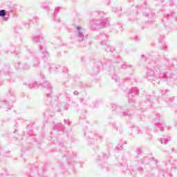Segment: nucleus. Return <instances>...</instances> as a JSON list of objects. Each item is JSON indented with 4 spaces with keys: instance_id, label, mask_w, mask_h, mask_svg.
<instances>
[{
    "instance_id": "nucleus-19",
    "label": "nucleus",
    "mask_w": 177,
    "mask_h": 177,
    "mask_svg": "<svg viewBox=\"0 0 177 177\" xmlns=\"http://www.w3.org/2000/svg\"><path fill=\"white\" fill-rule=\"evenodd\" d=\"M122 145H124V142L120 141V142L116 147V150H122Z\"/></svg>"
},
{
    "instance_id": "nucleus-18",
    "label": "nucleus",
    "mask_w": 177,
    "mask_h": 177,
    "mask_svg": "<svg viewBox=\"0 0 177 177\" xmlns=\"http://www.w3.org/2000/svg\"><path fill=\"white\" fill-rule=\"evenodd\" d=\"M0 17H8V15H6V10H0Z\"/></svg>"
},
{
    "instance_id": "nucleus-22",
    "label": "nucleus",
    "mask_w": 177,
    "mask_h": 177,
    "mask_svg": "<svg viewBox=\"0 0 177 177\" xmlns=\"http://www.w3.org/2000/svg\"><path fill=\"white\" fill-rule=\"evenodd\" d=\"M136 152L137 153L138 156H139V154H140V153L142 152V147H137L136 149Z\"/></svg>"
},
{
    "instance_id": "nucleus-30",
    "label": "nucleus",
    "mask_w": 177,
    "mask_h": 177,
    "mask_svg": "<svg viewBox=\"0 0 177 177\" xmlns=\"http://www.w3.org/2000/svg\"><path fill=\"white\" fill-rule=\"evenodd\" d=\"M64 122H65V124H67V125H70V124H71L70 120H65Z\"/></svg>"
},
{
    "instance_id": "nucleus-45",
    "label": "nucleus",
    "mask_w": 177,
    "mask_h": 177,
    "mask_svg": "<svg viewBox=\"0 0 177 177\" xmlns=\"http://www.w3.org/2000/svg\"><path fill=\"white\" fill-rule=\"evenodd\" d=\"M165 60H166L167 62H168V59H167V58H165Z\"/></svg>"
},
{
    "instance_id": "nucleus-15",
    "label": "nucleus",
    "mask_w": 177,
    "mask_h": 177,
    "mask_svg": "<svg viewBox=\"0 0 177 177\" xmlns=\"http://www.w3.org/2000/svg\"><path fill=\"white\" fill-rule=\"evenodd\" d=\"M40 39H44V35L41 32L39 35L33 37V41L35 42H39Z\"/></svg>"
},
{
    "instance_id": "nucleus-36",
    "label": "nucleus",
    "mask_w": 177,
    "mask_h": 177,
    "mask_svg": "<svg viewBox=\"0 0 177 177\" xmlns=\"http://www.w3.org/2000/svg\"><path fill=\"white\" fill-rule=\"evenodd\" d=\"M80 102H81V103H82V104H85V102H84V98H81Z\"/></svg>"
},
{
    "instance_id": "nucleus-33",
    "label": "nucleus",
    "mask_w": 177,
    "mask_h": 177,
    "mask_svg": "<svg viewBox=\"0 0 177 177\" xmlns=\"http://www.w3.org/2000/svg\"><path fill=\"white\" fill-rule=\"evenodd\" d=\"M163 176L164 177H169V176H171V174H168L165 173L163 174Z\"/></svg>"
},
{
    "instance_id": "nucleus-26",
    "label": "nucleus",
    "mask_w": 177,
    "mask_h": 177,
    "mask_svg": "<svg viewBox=\"0 0 177 177\" xmlns=\"http://www.w3.org/2000/svg\"><path fill=\"white\" fill-rule=\"evenodd\" d=\"M164 47L162 48V50H168V46H167L166 43H164Z\"/></svg>"
},
{
    "instance_id": "nucleus-21",
    "label": "nucleus",
    "mask_w": 177,
    "mask_h": 177,
    "mask_svg": "<svg viewBox=\"0 0 177 177\" xmlns=\"http://www.w3.org/2000/svg\"><path fill=\"white\" fill-rule=\"evenodd\" d=\"M99 39H107V35L106 34L103 33L99 36Z\"/></svg>"
},
{
    "instance_id": "nucleus-5",
    "label": "nucleus",
    "mask_w": 177,
    "mask_h": 177,
    "mask_svg": "<svg viewBox=\"0 0 177 177\" xmlns=\"http://www.w3.org/2000/svg\"><path fill=\"white\" fill-rule=\"evenodd\" d=\"M109 24L110 22L106 19H101L95 24L96 27H98V28H103V27H107L108 26H109Z\"/></svg>"
},
{
    "instance_id": "nucleus-28",
    "label": "nucleus",
    "mask_w": 177,
    "mask_h": 177,
    "mask_svg": "<svg viewBox=\"0 0 177 177\" xmlns=\"http://www.w3.org/2000/svg\"><path fill=\"white\" fill-rule=\"evenodd\" d=\"M139 37H138V36H135L134 37H133V41H135V42H138V41H139Z\"/></svg>"
},
{
    "instance_id": "nucleus-46",
    "label": "nucleus",
    "mask_w": 177,
    "mask_h": 177,
    "mask_svg": "<svg viewBox=\"0 0 177 177\" xmlns=\"http://www.w3.org/2000/svg\"><path fill=\"white\" fill-rule=\"evenodd\" d=\"M124 145H127V142H124Z\"/></svg>"
},
{
    "instance_id": "nucleus-39",
    "label": "nucleus",
    "mask_w": 177,
    "mask_h": 177,
    "mask_svg": "<svg viewBox=\"0 0 177 177\" xmlns=\"http://www.w3.org/2000/svg\"><path fill=\"white\" fill-rule=\"evenodd\" d=\"M138 161H140L141 164H143L145 162V160L142 158L140 159V160H138Z\"/></svg>"
},
{
    "instance_id": "nucleus-11",
    "label": "nucleus",
    "mask_w": 177,
    "mask_h": 177,
    "mask_svg": "<svg viewBox=\"0 0 177 177\" xmlns=\"http://www.w3.org/2000/svg\"><path fill=\"white\" fill-rule=\"evenodd\" d=\"M131 168L128 167V166H127V165H124L122 167L123 174H131V175H133V176H135L133 171H131Z\"/></svg>"
},
{
    "instance_id": "nucleus-32",
    "label": "nucleus",
    "mask_w": 177,
    "mask_h": 177,
    "mask_svg": "<svg viewBox=\"0 0 177 177\" xmlns=\"http://www.w3.org/2000/svg\"><path fill=\"white\" fill-rule=\"evenodd\" d=\"M73 95H75V96H78V95H80V93L77 91L73 92Z\"/></svg>"
},
{
    "instance_id": "nucleus-40",
    "label": "nucleus",
    "mask_w": 177,
    "mask_h": 177,
    "mask_svg": "<svg viewBox=\"0 0 177 177\" xmlns=\"http://www.w3.org/2000/svg\"><path fill=\"white\" fill-rule=\"evenodd\" d=\"M144 16H145L146 17H147V16H149V13H145V14H144Z\"/></svg>"
},
{
    "instance_id": "nucleus-3",
    "label": "nucleus",
    "mask_w": 177,
    "mask_h": 177,
    "mask_svg": "<svg viewBox=\"0 0 177 177\" xmlns=\"http://www.w3.org/2000/svg\"><path fill=\"white\" fill-rule=\"evenodd\" d=\"M153 121L155 123L156 132H162L164 131V124H162L161 115L158 113L154 115Z\"/></svg>"
},
{
    "instance_id": "nucleus-41",
    "label": "nucleus",
    "mask_w": 177,
    "mask_h": 177,
    "mask_svg": "<svg viewBox=\"0 0 177 177\" xmlns=\"http://www.w3.org/2000/svg\"><path fill=\"white\" fill-rule=\"evenodd\" d=\"M113 10V12H118V10H117V9H115V8H114Z\"/></svg>"
},
{
    "instance_id": "nucleus-44",
    "label": "nucleus",
    "mask_w": 177,
    "mask_h": 177,
    "mask_svg": "<svg viewBox=\"0 0 177 177\" xmlns=\"http://www.w3.org/2000/svg\"><path fill=\"white\" fill-rule=\"evenodd\" d=\"M95 15H99V12H95Z\"/></svg>"
},
{
    "instance_id": "nucleus-13",
    "label": "nucleus",
    "mask_w": 177,
    "mask_h": 177,
    "mask_svg": "<svg viewBox=\"0 0 177 177\" xmlns=\"http://www.w3.org/2000/svg\"><path fill=\"white\" fill-rule=\"evenodd\" d=\"M39 50L43 55V59H46V57H49V53H48V51H46V49L44 48L42 46H39Z\"/></svg>"
},
{
    "instance_id": "nucleus-42",
    "label": "nucleus",
    "mask_w": 177,
    "mask_h": 177,
    "mask_svg": "<svg viewBox=\"0 0 177 177\" xmlns=\"http://www.w3.org/2000/svg\"><path fill=\"white\" fill-rule=\"evenodd\" d=\"M170 102H174V98H170Z\"/></svg>"
},
{
    "instance_id": "nucleus-43",
    "label": "nucleus",
    "mask_w": 177,
    "mask_h": 177,
    "mask_svg": "<svg viewBox=\"0 0 177 177\" xmlns=\"http://www.w3.org/2000/svg\"><path fill=\"white\" fill-rule=\"evenodd\" d=\"M149 139H151V136H149Z\"/></svg>"
},
{
    "instance_id": "nucleus-38",
    "label": "nucleus",
    "mask_w": 177,
    "mask_h": 177,
    "mask_svg": "<svg viewBox=\"0 0 177 177\" xmlns=\"http://www.w3.org/2000/svg\"><path fill=\"white\" fill-rule=\"evenodd\" d=\"M169 17H172V15H166V19H169Z\"/></svg>"
},
{
    "instance_id": "nucleus-12",
    "label": "nucleus",
    "mask_w": 177,
    "mask_h": 177,
    "mask_svg": "<svg viewBox=\"0 0 177 177\" xmlns=\"http://www.w3.org/2000/svg\"><path fill=\"white\" fill-rule=\"evenodd\" d=\"M107 160V157H106V154L102 153L101 155V156L98 157V159H97V161L98 165H100L101 164H104V160Z\"/></svg>"
},
{
    "instance_id": "nucleus-1",
    "label": "nucleus",
    "mask_w": 177,
    "mask_h": 177,
    "mask_svg": "<svg viewBox=\"0 0 177 177\" xmlns=\"http://www.w3.org/2000/svg\"><path fill=\"white\" fill-rule=\"evenodd\" d=\"M145 64L153 67V69H148L147 72V78L149 81H156V80H158V78H163V80L167 81V82L175 81V75L169 72L161 73V66L158 65L157 62L151 59V58H147L145 59Z\"/></svg>"
},
{
    "instance_id": "nucleus-9",
    "label": "nucleus",
    "mask_w": 177,
    "mask_h": 177,
    "mask_svg": "<svg viewBox=\"0 0 177 177\" xmlns=\"http://www.w3.org/2000/svg\"><path fill=\"white\" fill-rule=\"evenodd\" d=\"M76 37H77L80 42L84 41V39L86 38V37L84 35V32H82V28L80 26L77 27Z\"/></svg>"
},
{
    "instance_id": "nucleus-7",
    "label": "nucleus",
    "mask_w": 177,
    "mask_h": 177,
    "mask_svg": "<svg viewBox=\"0 0 177 177\" xmlns=\"http://www.w3.org/2000/svg\"><path fill=\"white\" fill-rule=\"evenodd\" d=\"M30 62L32 63V67H39V59L35 54H31L30 57Z\"/></svg>"
},
{
    "instance_id": "nucleus-47",
    "label": "nucleus",
    "mask_w": 177,
    "mask_h": 177,
    "mask_svg": "<svg viewBox=\"0 0 177 177\" xmlns=\"http://www.w3.org/2000/svg\"><path fill=\"white\" fill-rule=\"evenodd\" d=\"M159 42L161 43V40H159Z\"/></svg>"
},
{
    "instance_id": "nucleus-10",
    "label": "nucleus",
    "mask_w": 177,
    "mask_h": 177,
    "mask_svg": "<svg viewBox=\"0 0 177 177\" xmlns=\"http://www.w3.org/2000/svg\"><path fill=\"white\" fill-rule=\"evenodd\" d=\"M138 92H139V89H138V88L136 87H134L131 90V91L129 93L128 101L129 102V103H132V102H135V100H133V95H138Z\"/></svg>"
},
{
    "instance_id": "nucleus-34",
    "label": "nucleus",
    "mask_w": 177,
    "mask_h": 177,
    "mask_svg": "<svg viewBox=\"0 0 177 177\" xmlns=\"http://www.w3.org/2000/svg\"><path fill=\"white\" fill-rule=\"evenodd\" d=\"M158 39H164V35H159Z\"/></svg>"
},
{
    "instance_id": "nucleus-24",
    "label": "nucleus",
    "mask_w": 177,
    "mask_h": 177,
    "mask_svg": "<svg viewBox=\"0 0 177 177\" xmlns=\"http://www.w3.org/2000/svg\"><path fill=\"white\" fill-rule=\"evenodd\" d=\"M112 80H114L115 81V82H117L118 81L119 78L117 76V75L114 74L112 75Z\"/></svg>"
},
{
    "instance_id": "nucleus-20",
    "label": "nucleus",
    "mask_w": 177,
    "mask_h": 177,
    "mask_svg": "<svg viewBox=\"0 0 177 177\" xmlns=\"http://www.w3.org/2000/svg\"><path fill=\"white\" fill-rule=\"evenodd\" d=\"M133 131L136 132L137 135H142V130L139 129V128H133Z\"/></svg>"
},
{
    "instance_id": "nucleus-2",
    "label": "nucleus",
    "mask_w": 177,
    "mask_h": 177,
    "mask_svg": "<svg viewBox=\"0 0 177 177\" xmlns=\"http://www.w3.org/2000/svg\"><path fill=\"white\" fill-rule=\"evenodd\" d=\"M6 99L9 102H7L6 100H3L0 102V106L4 109H6V111H9V110H12V107H13V106L12 104H9V103H15V102H16L15 93L10 90L8 93L6 95Z\"/></svg>"
},
{
    "instance_id": "nucleus-16",
    "label": "nucleus",
    "mask_w": 177,
    "mask_h": 177,
    "mask_svg": "<svg viewBox=\"0 0 177 177\" xmlns=\"http://www.w3.org/2000/svg\"><path fill=\"white\" fill-rule=\"evenodd\" d=\"M150 106H151V102L148 100L147 102L145 103L142 109H145V110L146 109H150Z\"/></svg>"
},
{
    "instance_id": "nucleus-29",
    "label": "nucleus",
    "mask_w": 177,
    "mask_h": 177,
    "mask_svg": "<svg viewBox=\"0 0 177 177\" xmlns=\"http://www.w3.org/2000/svg\"><path fill=\"white\" fill-rule=\"evenodd\" d=\"M106 52H113V50H111V48L110 46H108L106 48Z\"/></svg>"
},
{
    "instance_id": "nucleus-31",
    "label": "nucleus",
    "mask_w": 177,
    "mask_h": 177,
    "mask_svg": "<svg viewBox=\"0 0 177 177\" xmlns=\"http://www.w3.org/2000/svg\"><path fill=\"white\" fill-rule=\"evenodd\" d=\"M172 167L171 168H174V169H176L177 168V164L176 163H172Z\"/></svg>"
},
{
    "instance_id": "nucleus-37",
    "label": "nucleus",
    "mask_w": 177,
    "mask_h": 177,
    "mask_svg": "<svg viewBox=\"0 0 177 177\" xmlns=\"http://www.w3.org/2000/svg\"><path fill=\"white\" fill-rule=\"evenodd\" d=\"M113 127L116 131H118V128H117V126L115 124H113Z\"/></svg>"
},
{
    "instance_id": "nucleus-8",
    "label": "nucleus",
    "mask_w": 177,
    "mask_h": 177,
    "mask_svg": "<svg viewBox=\"0 0 177 177\" xmlns=\"http://www.w3.org/2000/svg\"><path fill=\"white\" fill-rule=\"evenodd\" d=\"M44 67H48L49 71L57 72V70L60 68V66L55 65L54 64H50V62H45Z\"/></svg>"
},
{
    "instance_id": "nucleus-4",
    "label": "nucleus",
    "mask_w": 177,
    "mask_h": 177,
    "mask_svg": "<svg viewBox=\"0 0 177 177\" xmlns=\"http://www.w3.org/2000/svg\"><path fill=\"white\" fill-rule=\"evenodd\" d=\"M111 107L112 110L117 111V113H119L120 117H125L127 115L129 117V118H131L132 117V114L129 113V111H128L127 113L124 112V108L118 106L115 104H111Z\"/></svg>"
},
{
    "instance_id": "nucleus-23",
    "label": "nucleus",
    "mask_w": 177,
    "mask_h": 177,
    "mask_svg": "<svg viewBox=\"0 0 177 177\" xmlns=\"http://www.w3.org/2000/svg\"><path fill=\"white\" fill-rule=\"evenodd\" d=\"M28 88H30V89H32V88H37L38 85H37V84H28Z\"/></svg>"
},
{
    "instance_id": "nucleus-27",
    "label": "nucleus",
    "mask_w": 177,
    "mask_h": 177,
    "mask_svg": "<svg viewBox=\"0 0 177 177\" xmlns=\"http://www.w3.org/2000/svg\"><path fill=\"white\" fill-rule=\"evenodd\" d=\"M59 10H60V7H57V8H55L54 12L55 14H57V13H59Z\"/></svg>"
},
{
    "instance_id": "nucleus-17",
    "label": "nucleus",
    "mask_w": 177,
    "mask_h": 177,
    "mask_svg": "<svg viewBox=\"0 0 177 177\" xmlns=\"http://www.w3.org/2000/svg\"><path fill=\"white\" fill-rule=\"evenodd\" d=\"M169 142V140H168V138L163 137L160 139V142L162 143V145H167V143H168Z\"/></svg>"
},
{
    "instance_id": "nucleus-35",
    "label": "nucleus",
    "mask_w": 177,
    "mask_h": 177,
    "mask_svg": "<svg viewBox=\"0 0 177 177\" xmlns=\"http://www.w3.org/2000/svg\"><path fill=\"white\" fill-rule=\"evenodd\" d=\"M122 68H124V69L127 68V64H122Z\"/></svg>"
},
{
    "instance_id": "nucleus-48",
    "label": "nucleus",
    "mask_w": 177,
    "mask_h": 177,
    "mask_svg": "<svg viewBox=\"0 0 177 177\" xmlns=\"http://www.w3.org/2000/svg\"><path fill=\"white\" fill-rule=\"evenodd\" d=\"M0 85H2V83H1V82H0Z\"/></svg>"
},
{
    "instance_id": "nucleus-25",
    "label": "nucleus",
    "mask_w": 177,
    "mask_h": 177,
    "mask_svg": "<svg viewBox=\"0 0 177 177\" xmlns=\"http://www.w3.org/2000/svg\"><path fill=\"white\" fill-rule=\"evenodd\" d=\"M23 68H24V70H28V68H30V65H28L27 64H24Z\"/></svg>"
},
{
    "instance_id": "nucleus-6",
    "label": "nucleus",
    "mask_w": 177,
    "mask_h": 177,
    "mask_svg": "<svg viewBox=\"0 0 177 177\" xmlns=\"http://www.w3.org/2000/svg\"><path fill=\"white\" fill-rule=\"evenodd\" d=\"M44 88H47L49 93H47L46 97L49 102L52 100V86L49 84V82H45L43 84Z\"/></svg>"
},
{
    "instance_id": "nucleus-14",
    "label": "nucleus",
    "mask_w": 177,
    "mask_h": 177,
    "mask_svg": "<svg viewBox=\"0 0 177 177\" xmlns=\"http://www.w3.org/2000/svg\"><path fill=\"white\" fill-rule=\"evenodd\" d=\"M64 126L62 123L57 124L54 125L53 129L54 131H63Z\"/></svg>"
}]
</instances>
